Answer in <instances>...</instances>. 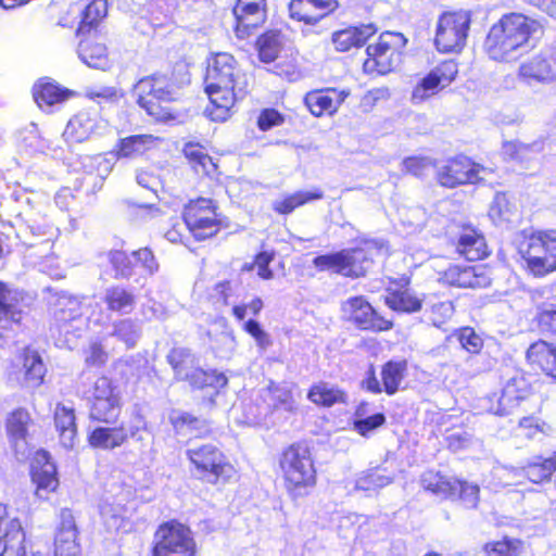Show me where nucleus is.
Returning a JSON list of instances; mask_svg holds the SVG:
<instances>
[{"instance_id": "f257e3e1", "label": "nucleus", "mask_w": 556, "mask_h": 556, "mask_svg": "<svg viewBox=\"0 0 556 556\" xmlns=\"http://www.w3.org/2000/svg\"><path fill=\"white\" fill-rule=\"evenodd\" d=\"M274 471L292 501L308 496L317 486L318 472L313 450L304 441L282 447L276 456Z\"/></svg>"}, {"instance_id": "f03ea898", "label": "nucleus", "mask_w": 556, "mask_h": 556, "mask_svg": "<svg viewBox=\"0 0 556 556\" xmlns=\"http://www.w3.org/2000/svg\"><path fill=\"white\" fill-rule=\"evenodd\" d=\"M539 29V21L529 15L520 12L505 13L489 28L483 40V51L492 61L508 63L518 50L529 45Z\"/></svg>"}, {"instance_id": "7ed1b4c3", "label": "nucleus", "mask_w": 556, "mask_h": 556, "mask_svg": "<svg viewBox=\"0 0 556 556\" xmlns=\"http://www.w3.org/2000/svg\"><path fill=\"white\" fill-rule=\"evenodd\" d=\"M190 471L198 480L225 486L237 477V469L220 444L201 443L186 451Z\"/></svg>"}, {"instance_id": "20e7f679", "label": "nucleus", "mask_w": 556, "mask_h": 556, "mask_svg": "<svg viewBox=\"0 0 556 556\" xmlns=\"http://www.w3.org/2000/svg\"><path fill=\"white\" fill-rule=\"evenodd\" d=\"M181 219L195 242L214 239L228 227L227 217L217 201L202 195L184 204Z\"/></svg>"}, {"instance_id": "39448f33", "label": "nucleus", "mask_w": 556, "mask_h": 556, "mask_svg": "<svg viewBox=\"0 0 556 556\" xmlns=\"http://www.w3.org/2000/svg\"><path fill=\"white\" fill-rule=\"evenodd\" d=\"M520 255L529 276L544 278L556 271V228L535 229L523 237Z\"/></svg>"}, {"instance_id": "423d86ee", "label": "nucleus", "mask_w": 556, "mask_h": 556, "mask_svg": "<svg viewBox=\"0 0 556 556\" xmlns=\"http://www.w3.org/2000/svg\"><path fill=\"white\" fill-rule=\"evenodd\" d=\"M407 42V38L400 31H382L366 46L363 72L372 76L393 72L402 62Z\"/></svg>"}, {"instance_id": "0eeeda50", "label": "nucleus", "mask_w": 556, "mask_h": 556, "mask_svg": "<svg viewBox=\"0 0 556 556\" xmlns=\"http://www.w3.org/2000/svg\"><path fill=\"white\" fill-rule=\"evenodd\" d=\"M137 104L156 122L176 118L173 102L176 100L168 78L152 74L142 77L136 86Z\"/></svg>"}, {"instance_id": "6e6552de", "label": "nucleus", "mask_w": 556, "mask_h": 556, "mask_svg": "<svg viewBox=\"0 0 556 556\" xmlns=\"http://www.w3.org/2000/svg\"><path fill=\"white\" fill-rule=\"evenodd\" d=\"M88 419L97 425H114L118 421L123 401L118 387L106 375L99 376L86 392Z\"/></svg>"}, {"instance_id": "1a4fd4ad", "label": "nucleus", "mask_w": 556, "mask_h": 556, "mask_svg": "<svg viewBox=\"0 0 556 556\" xmlns=\"http://www.w3.org/2000/svg\"><path fill=\"white\" fill-rule=\"evenodd\" d=\"M198 552L190 527L178 519H169L156 527L149 556H197Z\"/></svg>"}, {"instance_id": "9d476101", "label": "nucleus", "mask_w": 556, "mask_h": 556, "mask_svg": "<svg viewBox=\"0 0 556 556\" xmlns=\"http://www.w3.org/2000/svg\"><path fill=\"white\" fill-rule=\"evenodd\" d=\"M471 25V12L450 10L440 14L434 46L441 53H459L466 46Z\"/></svg>"}, {"instance_id": "9b49d317", "label": "nucleus", "mask_w": 556, "mask_h": 556, "mask_svg": "<svg viewBox=\"0 0 556 556\" xmlns=\"http://www.w3.org/2000/svg\"><path fill=\"white\" fill-rule=\"evenodd\" d=\"M532 317L530 329L539 339L556 341V295L545 287L529 291Z\"/></svg>"}, {"instance_id": "f8f14e48", "label": "nucleus", "mask_w": 556, "mask_h": 556, "mask_svg": "<svg viewBox=\"0 0 556 556\" xmlns=\"http://www.w3.org/2000/svg\"><path fill=\"white\" fill-rule=\"evenodd\" d=\"M408 376V361L406 358H391L380 367V380L377 378L374 365L368 367L366 377L362 381V389L371 394L392 396L401 389V384Z\"/></svg>"}, {"instance_id": "ddd939ff", "label": "nucleus", "mask_w": 556, "mask_h": 556, "mask_svg": "<svg viewBox=\"0 0 556 556\" xmlns=\"http://www.w3.org/2000/svg\"><path fill=\"white\" fill-rule=\"evenodd\" d=\"M346 319L356 329L366 332H387L394 326L392 319L380 314L364 295L349 298L341 306Z\"/></svg>"}, {"instance_id": "4468645a", "label": "nucleus", "mask_w": 556, "mask_h": 556, "mask_svg": "<svg viewBox=\"0 0 556 556\" xmlns=\"http://www.w3.org/2000/svg\"><path fill=\"white\" fill-rule=\"evenodd\" d=\"M484 167L475 162L470 156L458 153L444 162L437 170V182L447 189L460 186L473 185L480 180V174Z\"/></svg>"}, {"instance_id": "2eb2a0df", "label": "nucleus", "mask_w": 556, "mask_h": 556, "mask_svg": "<svg viewBox=\"0 0 556 556\" xmlns=\"http://www.w3.org/2000/svg\"><path fill=\"white\" fill-rule=\"evenodd\" d=\"M438 282L455 289H484L491 286L492 278L486 266L452 263L438 271Z\"/></svg>"}, {"instance_id": "dca6fc26", "label": "nucleus", "mask_w": 556, "mask_h": 556, "mask_svg": "<svg viewBox=\"0 0 556 556\" xmlns=\"http://www.w3.org/2000/svg\"><path fill=\"white\" fill-rule=\"evenodd\" d=\"M456 227L451 245L459 257L467 262H478L491 255L492 251L482 229L469 222L459 223Z\"/></svg>"}, {"instance_id": "f3484780", "label": "nucleus", "mask_w": 556, "mask_h": 556, "mask_svg": "<svg viewBox=\"0 0 556 556\" xmlns=\"http://www.w3.org/2000/svg\"><path fill=\"white\" fill-rule=\"evenodd\" d=\"M108 261L112 266L116 278H129L138 269L148 275H153L159 269L157 261L149 248H140L130 253L124 250H111L108 252Z\"/></svg>"}, {"instance_id": "a211bd4d", "label": "nucleus", "mask_w": 556, "mask_h": 556, "mask_svg": "<svg viewBox=\"0 0 556 556\" xmlns=\"http://www.w3.org/2000/svg\"><path fill=\"white\" fill-rule=\"evenodd\" d=\"M341 276L352 279L365 277L380 252L375 240H362L352 248L340 250Z\"/></svg>"}, {"instance_id": "6ab92c4d", "label": "nucleus", "mask_w": 556, "mask_h": 556, "mask_svg": "<svg viewBox=\"0 0 556 556\" xmlns=\"http://www.w3.org/2000/svg\"><path fill=\"white\" fill-rule=\"evenodd\" d=\"M410 285V274L388 278L383 301L389 309L399 314H415L422 309L424 299L413 291Z\"/></svg>"}, {"instance_id": "aec40b11", "label": "nucleus", "mask_w": 556, "mask_h": 556, "mask_svg": "<svg viewBox=\"0 0 556 556\" xmlns=\"http://www.w3.org/2000/svg\"><path fill=\"white\" fill-rule=\"evenodd\" d=\"M458 74V63L453 59L443 60L417 81L412 91L415 102H422L448 87Z\"/></svg>"}, {"instance_id": "412c9836", "label": "nucleus", "mask_w": 556, "mask_h": 556, "mask_svg": "<svg viewBox=\"0 0 556 556\" xmlns=\"http://www.w3.org/2000/svg\"><path fill=\"white\" fill-rule=\"evenodd\" d=\"M231 12L236 37L245 39L266 23L267 0H236Z\"/></svg>"}, {"instance_id": "4be33fe9", "label": "nucleus", "mask_w": 556, "mask_h": 556, "mask_svg": "<svg viewBox=\"0 0 556 556\" xmlns=\"http://www.w3.org/2000/svg\"><path fill=\"white\" fill-rule=\"evenodd\" d=\"M26 532L22 520L0 502V556H26Z\"/></svg>"}, {"instance_id": "5701e85b", "label": "nucleus", "mask_w": 556, "mask_h": 556, "mask_svg": "<svg viewBox=\"0 0 556 556\" xmlns=\"http://www.w3.org/2000/svg\"><path fill=\"white\" fill-rule=\"evenodd\" d=\"M529 369L556 384V344L551 340L536 339L525 351Z\"/></svg>"}, {"instance_id": "b1692460", "label": "nucleus", "mask_w": 556, "mask_h": 556, "mask_svg": "<svg viewBox=\"0 0 556 556\" xmlns=\"http://www.w3.org/2000/svg\"><path fill=\"white\" fill-rule=\"evenodd\" d=\"M80 37L78 55L89 67L106 70L111 66V56L106 45V36L101 30L76 33Z\"/></svg>"}, {"instance_id": "393cba45", "label": "nucleus", "mask_w": 556, "mask_h": 556, "mask_svg": "<svg viewBox=\"0 0 556 556\" xmlns=\"http://www.w3.org/2000/svg\"><path fill=\"white\" fill-rule=\"evenodd\" d=\"M241 71L231 53L216 52L207 59L204 85L236 86Z\"/></svg>"}, {"instance_id": "a878e982", "label": "nucleus", "mask_w": 556, "mask_h": 556, "mask_svg": "<svg viewBox=\"0 0 556 556\" xmlns=\"http://www.w3.org/2000/svg\"><path fill=\"white\" fill-rule=\"evenodd\" d=\"M340 8L338 0H291L289 17L307 26H315Z\"/></svg>"}, {"instance_id": "bb28decb", "label": "nucleus", "mask_w": 556, "mask_h": 556, "mask_svg": "<svg viewBox=\"0 0 556 556\" xmlns=\"http://www.w3.org/2000/svg\"><path fill=\"white\" fill-rule=\"evenodd\" d=\"M139 431V427L126 428L125 424L113 427L98 425L88 432L87 443L93 450L113 451L125 445Z\"/></svg>"}, {"instance_id": "cd10ccee", "label": "nucleus", "mask_w": 556, "mask_h": 556, "mask_svg": "<svg viewBox=\"0 0 556 556\" xmlns=\"http://www.w3.org/2000/svg\"><path fill=\"white\" fill-rule=\"evenodd\" d=\"M235 88L236 86L204 85L210 100L205 112L212 122L223 123L231 117L237 101Z\"/></svg>"}, {"instance_id": "c85d7f7f", "label": "nucleus", "mask_w": 556, "mask_h": 556, "mask_svg": "<svg viewBox=\"0 0 556 556\" xmlns=\"http://www.w3.org/2000/svg\"><path fill=\"white\" fill-rule=\"evenodd\" d=\"M518 78L527 84L547 85L556 81V59L546 53H538L520 64Z\"/></svg>"}, {"instance_id": "c756f323", "label": "nucleus", "mask_w": 556, "mask_h": 556, "mask_svg": "<svg viewBox=\"0 0 556 556\" xmlns=\"http://www.w3.org/2000/svg\"><path fill=\"white\" fill-rule=\"evenodd\" d=\"M348 90L334 87L314 89L304 97L308 111L316 117L333 115L349 97Z\"/></svg>"}, {"instance_id": "7c9ffc66", "label": "nucleus", "mask_w": 556, "mask_h": 556, "mask_svg": "<svg viewBox=\"0 0 556 556\" xmlns=\"http://www.w3.org/2000/svg\"><path fill=\"white\" fill-rule=\"evenodd\" d=\"M78 530L75 518L70 509H62L60 525L54 536V556H81L77 542Z\"/></svg>"}, {"instance_id": "2f4dec72", "label": "nucleus", "mask_w": 556, "mask_h": 556, "mask_svg": "<svg viewBox=\"0 0 556 556\" xmlns=\"http://www.w3.org/2000/svg\"><path fill=\"white\" fill-rule=\"evenodd\" d=\"M30 476L37 493H51L59 486L56 467L46 450L35 452L30 463Z\"/></svg>"}, {"instance_id": "473e14b6", "label": "nucleus", "mask_w": 556, "mask_h": 556, "mask_svg": "<svg viewBox=\"0 0 556 556\" xmlns=\"http://www.w3.org/2000/svg\"><path fill=\"white\" fill-rule=\"evenodd\" d=\"M185 380L193 391L210 393L208 403L215 405V397L228 384L227 376L217 369L195 367L185 376Z\"/></svg>"}, {"instance_id": "72a5a7b5", "label": "nucleus", "mask_w": 556, "mask_h": 556, "mask_svg": "<svg viewBox=\"0 0 556 556\" xmlns=\"http://www.w3.org/2000/svg\"><path fill=\"white\" fill-rule=\"evenodd\" d=\"M375 24L351 25L336 30L331 35V42L338 52H348L354 48L363 47L376 33Z\"/></svg>"}, {"instance_id": "f704fd0d", "label": "nucleus", "mask_w": 556, "mask_h": 556, "mask_svg": "<svg viewBox=\"0 0 556 556\" xmlns=\"http://www.w3.org/2000/svg\"><path fill=\"white\" fill-rule=\"evenodd\" d=\"M31 96L36 104L43 110L67 101L74 96V91L43 77L34 84Z\"/></svg>"}, {"instance_id": "c9c22d12", "label": "nucleus", "mask_w": 556, "mask_h": 556, "mask_svg": "<svg viewBox=\"0 0 556 556\" xmlns=\"http://www.w3.org/2000/svg\"><path fill=\"white\" fill-rule=\"evenodd\" d=\"M168 421L176 434L194 433L197 439H203L214 432L211 421L186 410H172Z\"/></svg>"}, {"instance_id": "e433bc0d", "label": "nucleus", "mask_w": 556, "mask_h": 556, "mask_svg": "<svg viewBox=\"0 0 556 556\" xmlns=\"http://www.w3.org/2000/svg\"><path fill=\"white\" fill-rule=\"evenodd\" d=\"M98 127L96 114L88 111L76 113L67 122L63 138L68 144H77L88 140Z\"/></svg>"}, {"instance_id": "4c0bfd02", "label": "nucleus", "mask_w": 556, "mask_h": 556, "mask_svg": "<svg viewBox=\"0 0 556 556\" xmlns=\"http://www.w3.org/2000/svg\"><path fill=\"white\" fill-rule=\"evenodd\" d=\"M53 422L60 444L65 448H72L78 433L74 408L58 403L53 413Z\"/></svg>"}, {"instance_id": "58836bf2", "label": "nucleus", "mask_w": 556, "mask_h": 556, "mask_svg": "<svg viewBox=\"0 0 556 556\" xmlns=\"http://www.w3.org/2000/svg\"><path fill=\"white\" fill-rule=\"evenodd\" d=\"M504 402L513 414L534 395V388L531 381L519 374L509 378L502 388Z\"/></svg>"}, {"instance_id": "ea45409f", "label": "nucleus", "mask_w": 556, "mask_h": 556, "mask_svg": "<svg viewBox=\"0 0 556 556\" xmlns=\"http://www.w3.org/2000/svg\"><path fill=\"white\" fill-rule=\"evenodd\" d=\"M324 197L325 193L320 188H313L308 191L296 190L292 193H286L280 199L276 200L271 208L277 215L288 216L306 204L323 200Z\"/></svg>"}, {"instance_id": "a19ab883", "label": "nucleus", "mask_w": 556, "mask_h": 556, "mask_svg": "<svg viewBox=\"0 0 556 556\" xmlns=\"http://www.w3.org/2000/svg\"><path fill=\"white\" fill-rule=\"evenodd\" d=\"M103 302L110 313L128 315L137 304L135 291L123 285H113L105 290Z\"/></svg>"}, {"instance_id": "79ce46f5", "label": "nucleus", "mask_w": 556, "mask_h": 556, "mask_svg": "<svg viewBox=\"0 0 556 556\" xmlns=\"http://www.w3.org/2000/svg\"><path fill=\"white\" fill-rule=\"evenodd\" d=\"M18 359L22 364L24 384L29 388L40 387L47 372L40 354L27 346L21 351Z\"/></svg>"}, {"instance_id": "37998d69", "label": "nucleus", "mask_w": 556, "mask_h": 556, "mask_svg": "<svg viewBox=\"0 0 556 556\" xmlns=\"http://www.w3.org/2000/svg\"><path fill=\"white\" fill-rule=\"evenodd\" d=\"M33 424V418L26 407H15L8 413L4 427L8 440L12 446L16 447L20 442H26L29 433V426Z\"/></svg>"}, {"instance_id": "c03bdc74", "label": "nucleus", "mask_w": 556, "mask_h": 556, "mask_svg": "<svg viewBox=\"0 0 556 556\" xmlns=\"http://www.w3.org/2000/svg\"><path fill=\"white\" fill-rule=\"evenodd\" d=\"M181 152L195 173L206 176H213L217 173V164L202 143L188 141L184 144Z\"/></svg>"}, {"instance_id": "a18cd8bd", "label": "nucleus", "mask_w": 556, "mask_h": 556, "mask_svg": "<svg viewBox=\"0 0 556 556\" xmlns=\"http://www.w3.org/2000/svg\"><path fill=\"white\" fill-rule=\"evenodd\" d=\"M523 477L531 483L544 484L552 481L556 472V448L551 456L538 455L521 468Z\"/></svg>"}, {"instance_id": "49530a36", "label": "nucleus", "mask_w": 556, "mask_h": 556, "mask_svg": "<svg viewBox=\"0 0 556 556\" xmlns=\"http://www.w3.org/2000/svg\"><path fill=\"white\" fill-rule=\"evenodd\" d=\"M159 138L153 135H131L117 141L114 148L116 159H132L150 151Z\"/></svg>"}, {"instance_id": "de8ad7c7", "label": "nucleus", "mask_w": 556, "mask_h": 556, "mask_svg": "<svg viewBox=\"0 0 556 556\" xmlns=\"http://www.w3.org/2000/svg\"><path fill=\"white\" fill-rule=\"evenodd\" d=\"M307 400L318 407L329 408L336 404L344 403L346 393L326 381H317L307 389Z\"/></svg>"}, {"instance_id": "09e8293b", "label": "nucleus", "mask_w": 556, "mask_h": 556, "mask_svg": "<svg viewBox=\"0 0 556 556\" xmlns=\"http://www.w3.org/2000/svg\"><path fill=\"white\" fill-rule=\"evenodd\" d=\"M80 303L74 298H60L51 315V327L62 331L72 321L80 317Z\"/></svg>"}, {"instance_id": "8fccbe9b", "label": "nucleus", "mask_w": 556, "mask_h": 556, "mask_svg": "<svg viewBox=\"0 0 556 556\" xmlns=\"http://www.w3.org/2000/svg\"><path fill=\"white\" fill-rule=\"evenodd\" d=\"M257 58L262 63H271L277 60L282 42L281 31L278 29H266L257 36L254 43Z\"/></svg>"}, {"instance_id": "3c124183", "label": "nucleus", "mask_w": 556, "mask_h": 556, "mask_svg": "<svg viewBox=\"0 0 556 556\" xmlns=\"http://www.w3.org/2000/svg\"><path fill=\"white\" fill-rule=\"evenodd\" d=\"M108 14L106 0H91L81 13V20L77 26L76 33H88L89 30H100L99 24Z\"/></svg>"}, {"instance_id": "603ef678", "label": "nucleus", "mask_w": 556, "mask_h": 556, "mask_svg": "<svg viewBox=\"0 0 556 556\" xmlns=\"http://www.w3.org/2000/svg\"><path fill=\"white\" fill-rule=\"evenodd\" d=\"M421 485L425 491L441 496L444 500L453 497L454 479H450L440 471L429 470L421 477Z\"/></svg>"}, {"instance_id": "864d4df0", "label": "nucleus", "mask_w": 556, "mask_h": 556, "mask_svg": "<svg viewBox=\"0 0 556 556\" xmlns=\"http://www.w3.org/2000/svg\"><path fill=\"white\" fill-rule=\"evenodd\" d=\"M483 552L485 556H522L525 542L521 539L505 535L500 540L485 543Z\"/></svg>"}, {"instance_id": "5fc2aeb1", "label": "nucleus", "mask_w": 556, "mask_h": 556, "mask_svg": "<svg viewBox=\"0 0 556 556\" xmlns=\"http://www.w3.org/2000/svg\"><path fill=\"white\" fill-rule=\"evenodd\" d=\"M551 429V425L545 419L534 414L519 418L516 427L518 435L529 441L548 434Z\"/></svg>"}, {"instance_id": "6e6d98bb", "label": "nucleus", "mask_w": 556, "mask_h": 556, "mask_svg": "<svg viewBox=\"0 0 556 556\" xmlns=\"http://www.w3.org/2000/svg\"><path fill=\"white\" fill-rule=\"evenodd\" d=\"M22 320V311L14 304H9L0 309V345L5 344L16 334V328Z\"/></svg>"}, {"instance_id": "4d7b16f0", "label": "nucleus", "mask_w": 556, "mask_h": 556, "mask_svg": "<svg viewBox=\"0 0 556 556\" xmlns=\"http://www.w3.org/2000/svg\"><path fill=\"white\" fill-rule=\"evenodd\" d=\"M452 501H460L469 508H476L480 501V486L464 479H454Z\"/></svg>"}, {"instance_id": "13d9d810", "label": "nucleus", "mask_w": 556, "mask_h": 556, "mask_svg": "<svg viewBox=\"0 0 556 556\" xmlns=\"http://www.w3.org/2000/svg\"><path fill=\"white\" fill-rule=\"evenodd\" d=\"M453 336L459 342L462 349L469 354L477 355L483 349L484 342L473 327L464 326L454 330Z\"/></svg>"}, {"instance_id": "bf43d9fd", "label": "nucleus", "mask_w": 556, "mask_h": 556, "mask_svg": "<svg viewBox=\"0 0 556 556\" xmlns=\"http://www.w3.org/2000/svg\"><path fill=\"white\" fill-rule=\"evenodd\" d=\"M455 306L453 301L444 300L430 304L425 314L429 321L437 328L445 325L454 315Z\"/></svg>"}, {"instance_id": "052dcab7", "label": "nucleus", "mask_w": 556, "mask_h": 556, "mask_svg": "<svg viewBox=\"0 0 556 556\" xmlns=\"http://www.w3.org/2000/svg\"><path fill=\"white\" fill-rule=\"evenodd\" d=\"M236 295L235 286L231 280L224 279L216 282L208 294V301L215 307H227Z\"/></svg>"}, {"instance_id": "680f3d73", "label": "nucleus", "mask_w": 556, "mask_h": 556, "mask_svg": "<svg viewBox=\"0 0 556 556\" xmlns=\"http://www.w3.org/2000/svg\"><path fill=\"white\" fill-rule=\"evenodd\" d=\"M275 74L288 81H296L303 76L298 55H286L275 64Z\"/></svg>"}, {"instance_id": "e2e57ef3", "label": "nucleus", "mask_w": 556, "mask_h": 556, "mask_svg": "<svg viewBox=\"0 0 556 556\" xmlns=\"http://www.w3.org/2000/svg\"><path fill=\"white\" fill-rule=\"evenodd\" d=\"M444 442L450 452L457 453L469 447L471 444V435L463 426L453 427L447 431Z\"/></svg>"}, {"instance_id": "0e129e2a", "label": "nucleus", "mask_w": 556, "mask_h": 556, "mask_svg": "<svg viewBox=\"0 0 556 556\" xmlns=\"http://www.w3.org/2000/svg\"><path fill=\"white\" fill-rule=\"evenodd\" d=\"M112 336L131 349L136 345L138 331L131 319H119L113 324Z\"/></svg>"}, {"instance_id": "69168bd1", "label": "nucleus", "mask_w": 556, "mask_h": 556, "mask_svg": "<svg viewBox=\"0 0 556 556\" xmlns=\"http://www.w3.org/2000/svg\"><path fill=\"white\" fill-rule=\"evenodd\" d=\"M514 211L515 205L510 202L507 194L504 192H498L494 195L489 210V214L493 219L503 222L508 220Z\"/></svg>"}, {"instance_id": "338daca9", "label": "nucleus", "mask_w": 556, "mask_h": 556, "mask_svg": "<svg viewBox=\"0 0 556 556\" xmlns=\"http://www.w3.org/2000/svg\"><path fill=\"white\" fill-rule=\"evenodd\" d=\"M402 164L404 173L416 177H424L431 167L435 166V161L426 156L412 155L405 157Z\"/></svg>"}, {"instance_id": "774afa93", "label": "nucleus", "mask_w": 556, "mask_h": 556, "mask_svg": "<svg viewBox=\"0 0 556 556\" xmlns=\"http://www.w3.org/2000/svg\"><path fill=\"white\" fill-rule=\"evenodd\" d=\"M286 121L285 115L275 108H264L256 118V126L261 131H268L281 126Z\"/></svg>"}]
</instances>
